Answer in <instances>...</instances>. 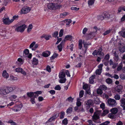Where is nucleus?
<instances>
[{
  "label": "nucleus",
  "instance_id": "9b49d317",
  "mask_svg": "<svg viewBox=\"0 0 125 125\" xmlns=\"http://www.w3.org/2000/svg\"><path fill=\"white\" fill-rule=\"evenodd\" d=\"M64 41H62L61 43L57 46V47L59 52H61L62 50V47L64 43Z\"/></svg>",
  "mask_w": 125,
  "mask_h": 125
},
{
  "label": "nucleus",
  "instance_id": "864d4df0",
  "mask_svg": "<svg viewBox=\"0 0 125 125\" xmlns=\"http://www.w3.org/2000/svg\"><path fill=\"white\" fill-rule=\"evenodd\" d=\"M65 114L64 112H61V115L60 116V118L61 119H63L64 118Z\"/></svg>",
  "mask_w": 125,
  "mask_h": 125
},
{
  "label": "nucleus",
  "instance_id": "6ab92c4d",
  "mask_svg": "<svg viewBox=\"0 0 125 125\" xmlns=\"http://www.w3.org/2000/svg\"><path fill=\"white\" fill-rule=\"evenodd\" d=\"M86 102L87 105L89 106L90 105H92L93 104V101L91 99L87 101Z\"/></svg>",
  "mask_w": 125,
  "mask_h": 125
},
{
  "label": "nucleus",
  "instance_id": "680f3d73",
  "mask_svg": "<svg viewBox=\"0 0 125 125\" xmlns=\"http://www.w3.org/2000/svg\"><path fill=\"white\" fill-rule=\"evenodd\" d=\"M35 98L33 97V98H31L30 100L32 104H34L35 103Z\"/></svg>",
  "mask_w": 125,
  "mask_h": 125
},
{
  "label": "nucleus",
  "instance_id": "2eb2a0df",
  "mask_svg": "<svg viewBox=\"0 0 125 125\" xmlns=\"http://www.w3.org/2000/svg\"><path fill=\"white\" fill-rule=\"evenodd\" d=\"M59 113H57L54 114V115L52 117H51L49 120V122H51L53 120L59 116Z\"/></svg>",
  "mask_w": 125,
  "mask_h": 125
},
{
  "label": "nucleus",
  "instance_id": "a211bd4d",
  "mask_svg": "<svg viewBox=\"0 0 125 125\" xmlns=\"http://www.w3.org/2000/svg\"><path fill=\"white\" fill-rule=\"evenodd\" d=\"M110 111L111 112L115 114H116L118 111V110L116 107H114L111 109Z\"/></svg>",
  "mask_w": 125,
  "mask_h": 125
},
{
  "label": "nucleus",
  "instance_id": "ea45409f",
  "mask_svg": "<svg viewBox=\"0 0 125 125\" xmlns=\"http://www.w3.org/2000/svg\"><path fill=\"white\" fill-rule=\"evenodd\" d=\"M58 34V32L57 31H56L54 32L52 34V36L53 37L55 38L56 37Z\"/></svg>",
  "mask_w": 125,
  "mask_h": 125
},
{
  "label": "nucleus",
  "instance_id": "c85d7f7f",
  "mask_svg": "<svg viewBox=\"0 0 125 125\" xmlns=\"http://www.w3.org/2000/svg\"><path fill=\"white\" fill-rule=\"evenodd\" d=\"M105 81L106 83L108 84H111L113 82L112 80L109 78L106 79V80Z\"/></svg>",
  "mask_w": 125,
  "mask_h": 125
},
{
  "label": "nucleus",
  "instance_id": "aec40b11",
  "mask_svg": "<svg viewBox=\"0 0 125 125\" xmlns=\"http://www.w3.org/2000/svg\"><path fill=\"white\" fill-rule=\"evenodd\" d=\"M65 77V73L64 72L62 71L59 73V78H64Z\"/></svg>",
  "mask_w": 125,
  "mask_h": 125
},
{
  "label": "nucleus",
  "instance_id": "c756f323",
  "mask_svg": "<svg viewBox=\"0 0 125 125\" xmlns=\"http://www.w3.org/2000/svg\"><path fill=\"white\" fill-rule=\"evenodd\" d=\"M32 27H33L32 24H30L27 29V31L28 33H29L30 32Z\"/></svg>",
  "mask_w": 125,
  "mask_h": 125
},
{
  "label": "nucleus",
  "instance_id": "774afa93",
  "mask_svg": "<svg viewBox=\"0 0 125 125\" xmlns=\"http://www.w3.org/2000/svg\"><path fill=\"white\" fill-rule=\"evenodd\" d=\"M18 61L20 62L21 63V64H23V62L22 59L20 58H19L18 59Z\"/></svg>",
  "mask_w": 125,
  "mask_h": 125
},
{
  "label": "nucleus",
  "instance_id": "f03ea898",
  "mask_svg": "<svg viewBox=\"0 0 125 125\" xmlns=\"http://www.w3.org/2000/svg\"><path fill=\"white\" fill-rule=\"evenodd\" d=\"M98 29L96 27H94L93 28V31L90 32V33L88 34L86 36L87 40L93 38L95 37L97 34L96 32L97 31Z\"/></svg>",
  "mask_w": 125,
  "mask_h": 125
},
{
  "label": "nucleus",
  "instance_id": "6e6552de",
  "mask_svg": "<svg viewBox=\"0 0 125 125\" xmlns=\"http://www.w3.org/2000/svg\"><path fill=\"white\" fill-rule=\"evenodd\" d=\"M13 21V20H10L9 18H7L3 20L4 23L6 25H8Z\"/></svg>",
  "mask_w": 125,
  "mask_h": 125
},
{
  "label": "nucleus",
  "instance_id": "412c9836",
  "mask_svg": "<svg viewBox=\"0 0 125 125\" xmlns=\"http://www.w3.org/2000/svg\"><path fill=\"white\" fill-rule=\"evenodd\" d=\"M29 53V50L28 49H26L24 51L23 56L24 57H26L27 55Z\"/></svg>",
  "mask_w": 125,
  "mask_h": 125
},
{
  "label": "nucleus",
  "instance_id": "4be33fe9",
  "mask_svg": "<svg viewBox=\"0 0 125 125\" xmlns=\"http://www.w3.org/2000/svg\"><path fill=\"white\" fill-rule=\"evenodd\" d=\"M72 21V20L70 19H67L64 21V22L66 23V25L67 26H69Z\"/></svg>",
  "mask_w": 125,
  "mask_h": 125
},
{
  "label": "nucleus",
  "instance_id": "8fccbe9b",
  "mask_svg": "<svg viewBox=\"0 0 125 125\" xmlns=\"http://www.w3.org/2000/svg\"><path fill=\"white\" fill-rule=\"evenodd\" d=\"M63 29H61L59 33V36L60 37H62L63 35Z\"/></svg>",
  "mask_w": 125,
  "mask_h": 125
},
{
  "label": "nucleus",
  "instance_id": "0e129e2a",
  "mask_svg": "<svg viewBox=\"0 0 125 125\" xmlns=\"http://www.w3.org/2000/svg\"><path fill=\"white\" fill-rule=\"evenodd\" d=\"M109 123V122L108 121H106L103 123L100 124V125H107Z\"/></svg>",
  "mask_w": 125,
  "mask_h": 125
},
{
  "label": "nucleus",
  "instance_id": "4468645a",
  "mask_svg": "<svg viewBox=\"0 0 125 125\" xmlns=\"http://www.w3.org/2000/svg\"><path fill=\"white\" fill-rule=\"evenodd\" d=\"M120 105L122 107L125 106V98H122L120 100Z\"/></svg>",
  "mask_w": 125,
  "mask_h": 125
},
{
  "label": "nucleus",
  "instance_id": "338daca9",
  "mask_svg": "<svg viewBox=\"0 0 125 125\" xmlns=\"http://www.w3.org/2000/svg\"><path fill=\"white\" fill-rule=\"evenodd\" d=\"M57 38H58V40L56 43V44H58L62 40V38H59L58 37H57Z\"/></svg>",
  "mask_w": 125,
  "mask_h": 125
},
{
  "label": "nucleus",
  "instance_id": "5701e85b",
  "mask_svg": "<svg viewBox=\"0 0 125 125\" xmlns=\"http://www.w3.org/2000/svg\"><path fill=\"white\" fill-rule=\"evenodd\" d=\"M115 115L111 113L108 115V117L112 119L115 118L116 117Z\"/></svg>",
  "mask_w": 125,
  "mask_h": 125
},
{
  "label": "nucleus",
  "instance_id": "4c0bfd02",
  "mask_svg": "<svg viewBox=\"0 0 125 125\" xmlns=\"http://www.w3.org/2000/svg\"><path fill=\"white\" fill-rule=\"evenodd\" d=\"M73 98H72L71 96L68 98L66 100V101H68L69 102H72L73 101Z\"/></svg>",
  "mask_w": 125,
  "mask_h": 125
},
{
  "label": "nucleus",
  "instance_id": "0eeeda50",
  "mask_svg": "<svg viewBox=\"0 0 125 125\" xmlns=\"http://www.w3.org/2000/svg\"><path fill=\"white\" fill-rule=\"evenodd\" d=\"M35 42H33L30 45L29 48L32 51H35L38 46V45L35 44Z\"/></svg>",
  "mask_w": 125,
  "mask_h": 125
},
{
  "label": "nucleus",
  "instance_id": "1a4fd4ad",
  "mask_svg": "<svg viewBox=\"0 0 125 125\" xmlns=\"http://www.w3.org/2000/svg\"><path fill=\"white\" fill-rule=\"evenodd\" d=\"M102 49L100 47L97 51L98 55L100 56L101 58H103L104 54L103 52H102Z\"/></svg>",
  "mask_w": 125,
  "mask_h": 125
},
{
  "label": "nucleus",
  "instance_id": "13d9d810",
  "mask_svg": "<svg viewBox=\"0 0 125 125\" xmlns=\"http://www.w3.org/2000/svg\"><path fill=\"white\" fill-rule=\"evenodd\" d=\"M62 123L65 125H66L67 124V119H66L65 118L62 121Z\"/></svg>",
  "mask_w": 125,
  "mask_h": 125
},
{
  "label": "nucleus",
  "instance_id": "dca6fc26",
  "mask_svg": "<svg viewBox=\"0 0 125 125\" xmlns=\"http://www.w3.org/2000/svg\"><path fill=\"white\" fill-rule=\"evenodd\" d=\"M72 39V36L71 35H66L65 37V39L62 41H64L65 42V41L68 40L69 41H71Z\"/></svg>",
  "mask_w": 125,
  "mask_h": 125
},
{
  "label": "nucleus",
  "instance_id": "603ef678",
  "mask_svg": "<svg viewBox=\"0 0 125 125\" xmlns=\"http://www.w3.org/2000/svg\"><path fill=\"white\" fill-rule=\"evenodd\" d=\"M84 94V91L83 90L81 91L79 93V96L80 98L82 97Z\"/></svg>",
  "mask_w": 125,
  "mask_h": 125
},
{
  "label": "nucleus",
  "instance_id": "bb28decb",
  "mask_svg": "<svg viewBox=\"0 0 125 125\" xmlns=\"http://www.w3.org/2000/svg\"><path fill=\"white\" fill-rule=\"evenodd\" d=\"M27 95L29 97H35V94L34 92H30V93H27Z\"/></svg>",
  "mask_w": 125,
  "mask_h": 125
},
{
  "label": "nucleus",
  "instance_id": "7ed1b4c3",
  "mask_svg": "<svg viewBox=\"0 0 125 125\" xmlns=\"http://www.w3.org/2000/svg\"><path fill=\"white\" fill-rule=\"evenodd\" d=\"M61 7V5H59L57 4H54L50 3L48 5V7L50 9L55 10L60 8Z\"/></svg>",
  "mask_w": 125,
  "mask_h": 125
},
{
  "label": "nucleus",
  "instance_id": "f704fd0d",
  "mask_svg": "<svg viewBox=\"0 0 125 125\" xmlns=\"http://www.w3.org/2000/svg\"><path fill=\"white\" fill-rule=\"evenodd\" d=\"M99 88L104 90H105L107 89V87L105 85H104L100 86Z\"/></svg>",
  "mask_w": 125,
  "mask_h": 125
},
{
  "label": "nucleus",
  "instance_id": "6e6d98bb",
  "mask_svg": "<svg viewBox=\"0 0 125 125\" xmlns=\"http://www.w3.org/2000/svg\"><path fill=\"white\" fill-rule=\"evenodd\" d=\"M16 72H21V70H22V69L21 68H18L15 69Z\"/></svg>",
  "mask_w": 125,
  "mask_h": 125
},
{
  "label": "nucleus",
  "instance_id": "79ce46f5",
  "mask_svg": "<svg viewBox=\"0 0 125 125\" xmlns=\"http://www.w3.org/2000/svg\"><path fill=\"white\" fill-rule=\"evenodd\" d=\"M58 54L54 53L53 55L51 57V59L52 60V59H54L55 58L58 56Z\"/></svg>",
  "mask_w": 125,
  "mask_h": 125
},
{
  "label": "nucleus",
  "instance_id": "b1692460",
  "mask_svg": "<svg viewBox=\"0 0 125 125\" xmlns=\"http://www.w3.org/2000/svg\"><path fill=\"white\" fill-rule=\"evenodd\" d=\"M69 14V13L66 12H64L60 14V17L61 18H63L65 17L66 15H68Z\"/></svg>",
  "mask_w": 125,
  "mask_h": 125
},
{
  "label": "nucleus",
  "instance_id": "e433bc0d",
  "mask_svg": "<svg viewBox=\"0 0 125 125\" xmlns=\"http://www.w3.org/2000/svg\"><path fill=\"white\" fill-rule=\"evenodd\" d=\"M95 0H89L88 3L89 5H92L94 4Z\"/></svg>",
  "mask_w": 125,
  "mask_h": 125
},
{
  "label": "nucleus",
  "instance_id": "e2e57ef3",
  "mask_svg": "<svg viewBox=\"0 0 125 125\" xmlns=\"http://www.w3.org/2000/svg\"><path fill=\"white\" fill-rule=\"evenodd\" d=\"M46 70L49 72H51V68L50 66L48 65L46 67Z\"/></svg>",
  "mask_w": 125,
  "mask_h": 125
},
{
  "label": "nucleus",
  "instance_id": "c03bdc74",
  "mask_svg": "<svg viewBox=\"0 0 125 125\" xmlns=\"http://www.w3.org/2000/svg\"><path fill=\"white\" fill-rule=\"evenodd\" d=\"M122 79H125V74L123 73H121L119 76Z\"/></svg>",
  "mask_w": 125,
  "mask_h": 125
},
{
  "label": "nucleus",
  "instance_id": "423d86ee",
  "mask_svg": "<svg viewBox=\"0 0 125 125\" xmlns=\"http://www.w3.org/2000/svg\"><path fill=\"white\" fill-rule=\"evenodd\" d=\"M31 8L29 7L25 6L22 8L21 13L22 14L27 13L29 12L31 10Z\"/></svg>",
  "mask_w": 125,
  "mask_h": 125
},
{
  "label": "nucleus",
  "instance_id": "49530a36",
  "mask_svg": "<svg viewBox=\"0 0 125 125\" xmlns=\"http://www.w3.org/2000/svg\"><path fill=\"white\" fill-rule=\"evenodd\" d=\"M83 89L85 90L89 88L88 86V84H84L83 85Z\"/></svg>",
  "mask_w": 125,
  "mask_h": 125
},
{
  "label": "nucleus",
  "instance_id": "72a5a7b5",
  "mask_svg": "<svg viewBox=\"0 0 125 125\" xmlns=\"http://www.w3.org/2000/svg\"><path fill=\"white\" fill-rule=\"evenodd\" d=\"M102 14L104 19L109 18L108 13L107 12H104Z\"/></svg>",
  "mask_w": 125,
  "mask_h": 125
},
{
  "label": "nucleus",
  "instance_id": "f8f14e48",
  "mask_svg": "<svg viewBox=\"0 0 125 125\" xmlns=\"http://www.w3.org/2000/svg\"><path fill=\"white\" fill-rule=\"evenodd\" d=\"M39 61L38 59L35 58H34L32 61V63L33 65H36L38 64Z\"/></svg>",
  "mask_w": 125,
  "mask_h": 125
},
{
  "label": "nucleus",
  "instance_id": "cd10ccee",
  "mask_svg": "<svg viewBox=\"0 0 125 125\" xmlns=\"http://www.w3.org/2000/svg\"><path fill=\"white\" fill-rule=\"evenodd\" d=\"M2 76L5 78H7L9 77V75L6 71H4L2 73Z\"/></svg>",
  "mask_w": 125,
  "mask_h": 125
},
{
  "label": "nucleus",
  "instance_id": "bf43d9fd",
  "mask_svg": "<svg viewBox=\"0 0 125 125\" xmlns=\"http://www.w3.org/2000/svg\"><path fill=\"white\" fill-rule=\"evenodd\" d=\"M45 36L44 37V38L47 40H49L51 37V36L48 35H45Z\"/></svg>",
  "mask_w": 125,
  "mask_h": 125
},
{
  "label": "nucleus",
  "instance_id": "37998d69",
  "mask_svg": "<svg viewBox=\"0 0 125 125\" xmlns=\"http://www.w3.org/2000/svg\"><path fill=\"white\" fill-rule=\"evenodd\" d=\"M79 46L80 49H81L82 47V40H80L79 41Z\"/></svg>",
  "mask_w": 125,
  "mask_h": 125
},
{
  "label": "nucleus",
  "instance_id": "3c124183",
  "mask_svg": "<svg viewBox=\"0 0 125 125\" xmlns=\"http://www.w3.org/2000/svg\"><path fill=\"white\" fill-rule=\"evenodd\" d=\"M111 31L110 30H108L106 31L103 34L104 36L106 35L109 33H110Z\"/></svg>",
  "mask_w": 125,
  "mask_h": 125
},
{
  "label": "nucleus",
  "instance_id": "c9c22d12",
  "mask_svg": "<svg viewBox=\"0 0 125 125\" xmlns=\"http://www.w3.org/2000/svg\"><path fill=\"white\" fill-rule=\"evenodd\" d=\"M114 98L116 100H119L120 99V95L116 94L115 95Z\"/></svg>",
  "mask_w": 125,
  "mask_h": 125
},
{
  "label": "nucleus",
  "instance_id": "f3484780",
  "mask_svg": "<svg viewBox=\"0 0 125 125\" xmlns=\"http://www.w3.org/2000/svg\"><path fill=\"white\" fill-rule=\"evenodd\" d=\"M51 53L50 52L46 51L42 53V56L44 57H47L50 55Z\"/></svg>",
  "mask_w": 125,
  "mask_h": 125
},
{
  "label": "nucleus",
  "instance_id": "de8ad7c7",
  "mask_svg": "<svg viewBox=\"0 0 125 125\" xmlns=\"http://www.w3.org/2000/svg\"><path fill=\"white\" fill-rule=\"evenodd\" d=\"M66 80V79L65 78L61 79L59 81V82L61 83H64L65 82Z\"/></svg>",
  "mask_w": 125,
  "mask_h": 125
},
{
  "label": "nucleus",
  "instance_id": "a19ab883",
  "mask_svg": "<svg viewBox=\"0 0 125 125\" xmlns=\"http://www.w3.org/2000/svg\"><path fill=\"white\" fill-rule=\"evenodd\" d=\"M101 72V70L98 69L96 70L95 71V73L96 75H100Z\"/></svg>",
  "mask_w": 125,
  "mask_h": 125
},
{
  "label": "nucleus",
  "instance_id": "5fc2aeb1",
  "mask_svg": "<svg viewBox=\"0 0 125 125\" xmlns=\"http://www.w3.org/2000/svg\"><path fill=\"white\" fill-rule=\"evenodd\" d=\"M119 50L121 52H125V48L124 47H120L119 48Z\"/></svg>",
  "mask_w": 125,
  "mask_h": 125
},
{
  "label": "nucleus",
  "instance_id": "393cba45",
  "mask_svg": "<svg viewBox=\"0 0 125 125\" xmlns=\"http://www.w3.org/2000/svg\"><path fill=\"white\" fill-rule=\"evenodd\" d=\"M95 75H93L89 78V83L91 84L93 83L94 82V78Z\"/></svg>",
  "mask_w": 125,
  "mask_h": 125
},
{
  "label": "nucleus",
  "instance_id": "a878e982",
  "mask_svg": "<svg viewBox=\"0 0 125 125\" xmlns=\"http://www.w3.org/2000/svg\"><path fill=\"white\" fill-rule=\"evenodd\" d=\"M115 13L114 11H112L111 12L108 13L109 17L112 18L114 16Z\"/></svg>",
  "mask_w": 125,
  "mask_h": 125
},
{
  "label": "nucleus",
  "instance_id": "39448f33",
  "mask_svg": "<svg viewBox=\"0 0 125 125\" xmlns=\"http://www.w3.org/2000/svg\"><path fill=\"white\" fill-rule=\"evenodd\" d=\"M26 27V25H22L16 27L15 29V31L18 32H22L24 31Z\"/></svg>",
  "mask_w": 125,
  "mask_h": 125
},
{
  "label": "nucleus",
  "instance_id": "f257e3e1",
  "mask_svg": "<svg viewBox=\"0 0 125 125\" xmlns=\"http://www.w3.org/2000/svg\"><path fill=\"white\" fill-rule=\"evenodd\" d=\"M15 87H7L5 89L1 88L0 89V94L2 95H6L9 93L12 92L15 89Z\"/></svg>",
  "mask_w": 125,
  "mask_h": 125
},
{
  "label": "nucleus",
  "instance_id": "58836bf2",
  "mask_svg": "<svg viewBox=\"0 0 125 125\" xmlns=\"http://www.w3.org/2000/svg\"><path fill=\"white\" fill-rule=\"evenodd\" d=\"M79 98H78L77 99L76 104L78 106H80L81 105V102L79 101Z\"/></svg>",
  "mask_w": 125,
  "mask_h": 125
},
{
  "label": "nucleus",
  "instance_id": "052dcab7",
  "mask_svg": "<svg viewBox=\"0 0 125 125\" xmlns=\"http://www.w3.org/2000/svg\"><path fill=\"white\" fill-rule=\"evenodd\" d=\"M88 30V29L86 28H84L83 30V34H85Z\"/></svg>",
  "mask_w": 125,
  "mask_h": 125
},
{
  "label": "nucleus",
  "instance_id": "69168bd1",
  "mask_svg": "<svg viewBox=\"0 0 125 125\" xmlns=\"http://www.w3.org/2000/svg\"><path fill=\"white\" fill-rule=\"evenodd\" d=\"M86 92L89 95H90V94H91V93H90V88H89L87 89H86Z\"/></svg>",
  "mask_w": 125,
  "mask_h": 125
},
{
  "label": "nucleus",
  "instance_id": "2f4dec72",
  "mask_svg": "<svg viewBox=\"0 0 125 125\" xmlns=\"http://www.w3.org/2000/svg\"><path fill=\"white\" fill-rule=\"evenodd\" d=\"M35 94L34 97H36L38 96V94H41L42 93V92L40 91H38L34 92Z\"/></svg>",
  "mask_w": 125,
  "mask_h": 125
},
{
  "label": "nucleus",
  "instance_id": "ddd939ff",
  "mask_svg": "<svg viewBox=\"0 0 125 125\" xmlns=\"http://www.w3.org/2000/svg\"><path fill=\"white\" fill-rule=\"evenodd\" d=\"M92 118L94 120H96L99 118V116L98 114V112H95L94 113L93 115L92 116Z\"/></svg>",
  "mask_w": 125,
  "mask_h": 125
},
{
  "label": "nucleus",
  "instance_id": "20e7f679",
  "mask_svg": "<svg viewBox=\"0 0 125 125\" xmlns=\"http://www.w3.org/2000/svg\"><path fill=\"white\" fill-rule=\"evenodd\" d=\"M107 102L109 106L113 107L115 106L117 104V103L115 100L111 98L108 99Z\"/></svg>",
  "mask_w": 125,
  "mask_h": 125
},
{
  "label": "nucleus",
  "instance_id": "4d7b16f0",
  "mask_svg": "<svg viewBox=\"0 0 125 125\" xmlns=\"http://www.w3.org/2000/svg\"><path fill=\"white\" fill-rule=\"evenodd\" d=\"M55 90H60L61 89V87L59 85H57L55 87Z\"/></svg>",
  "mask_w": 125,
  "mask_h": 125
},
{
  "label": "nucleus",
  "instance_id": "a18cd8bd",
  "mask_svg": "<svg viewBox=\"0 0 125 125\" xmlns=\"http://www.w3.org/2000/svg\"><path fill=\"white\" fill-rule=\"evenodd\" d=\"M72 108L71 107H70L68 108L66 111V112L67 113H71L72 111Z\"/></svg>",
  "mask_w": 125,
  "mask_h": 125
},
{
  "label": "nucleus",
  "instance_id": "9d476101",
  "mask_svg": "<svg viewBox=\"0 0 125 125\" xmlns=\"http://www.w3.org/2000/svg\"><path fill=\"white\" fill-rule=\"evenodd\" d=\"M22 107V105L16 106L15 107V108L13 109L12 110L14 111L17 112L20 111Z\"/></svg>",
  "mask_w": 125,
  "mask_h": 125
},
{
  "label": "nucleus",
  "instance_id": "7c9ffc66",
  "mask_svg": "<svg viewBox=\"0 0 125 125\" xmlns=\"http://www.w3.org/2000/svg\"><path fill=\"white\" fill-rule=\"evenodd\" d=\"M97 94L100 95H101L103 93V91L101 89L99 88L97 90Z\"/></svg>",
  "mask_w": 125,
  "mask_h": 125
},
{
  "label": "nucleus",
  "instance_id": "09e8293b",
  "mask_svg": "<svg viewBox=\"0 0 125 125\" xmlns=\"http://www.w3.org/2000/svg\"><path fill=\"white\" fill-rule=\"evenodd\" d=\"M117 89L122 90L123 88L122 86L121 85H118L116 87Z\"/></svg>",
  "mask_w": 125,
  "mask_h": 125
},
{
  "label": "nucleus",
  "instance_id": "473e14b6",
  "mask_svg": "<svg viewBox=\"0 0 125 125\" xmlns=\"http://www.w3.org/2000/svg\"><path fill=\"white\" fill-rule=\"evenodd\" d=\"M121 35L123 37L125 38V30L121 31L119 32Z\"/></svg>",
  "mask_w": 125,
  "mask_h": 125
}]
</instances>
